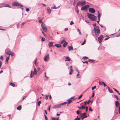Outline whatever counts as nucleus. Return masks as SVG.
Masks as SVG:
<instances>
[{"instance_id": "obj_51", "label": "nucleus", "mask_w": 120, "mask_h": 120, "mask_svg": "<svg viewBox=\"0 0 120 120\" xmlns=\"http://www.w3.org/2000/svg\"><path fill=\"white\" fill-rule=\"evenodd\" d=\"M93 25L94 26V27H96V26H98L96 25V23H94L93 24Z\"/></svg>"}, {"instance_id": "obj_39", "label": "nucleus", "mask_w": 120, "mask_h": 120, "mask_svg": "<svg viewBox=\"0 0 120 120\" xmlns=\"http://www.w3.org/2000/svg\"><path fill=\"white\" fill-rule=\"evenodd\" d=\"M71 71L73 72V70L72 69V68L71 66H70Z\"/></svg>"}, {"instance_id": "obj_13", "label": "nucleus", "mask_w": 120, "mask_h": 120, "mask_svg": "<svg viewBox=\"0 0 120 120\" xmlns=\"http://www.w3.org/2000/svg\"><path fill=\"white\" fill-rule=\"evenodd\" d=\"M116 106V107H118V106H119L120 104L118 101H116L115 102Z\"/></svg>"}, {"instance_id": "obj_34", "label": "nucleus", "mask_w": 120, "mask_h": 120, "mask_svg": "<svg viewBox=\"0 0 120 120\" xmlns=\"http://www.w3.org/2000/svg\"><path fill=\"white\" fill-rule=\"evenodd\" d=\"M41 103V101H39L38 103V104L39 106H40V104Z\"/></svg>"}, {"instance_id": "obj_3", "label": "nucleus", "mask_w": 120, "mask_h": 120, "mask_svg": "<svg viewBox=\"0 0 120 120\" xmlns=\"http://www.w3.org/2000/svg\"><path fill=\"white\" fill-rule=\"evenodd\" d=\"M88 17L92 21H94L96 20L97 18V17L94 16V15L88 14Z\"/></svg>"}, {"instance_id": "obj_40", "label": "nucleus", "mask_w": 120, "mask_h": 120, "mask_svg": "<svg viewBox=\"0 0 120 120\" xmlns=\"http://www.w3.org/2000/svg\"><path fill=\"white\" fill-rule=\"evenodd\" d=\"M102 83L103 84L104 86V87L106 86H107L106 85L104 82H102Z\"/></svg>"}, {"instance_id": "obj_1", "label": "nucleus", "mask_w": 120, "mask_h": 120, "mask_svg": "<svg viewBox=\"0 0 120 120\" xmlns=\"http://www.w3.org/2000/svg\"><path fill=\"white\" fill-rule=\"evenodd\" d=\"M86 4V3L85 1H84L81 0L79 1L76 4V8H78L77 7L78 6L81 7Z\"/></svg>"}, {"instance_id": "obj_56", "label": "nucleus", "mask_w": 120, "mask_h": 120, "mask_svg": "<svg viewBox=\"0 0 120 120\" xmlns=\"http://www.w3.org/2000/svg\"><path fill=\"white\" fill-rule=\"evenodd\" d=\"M89 110L90 111H92V110L91 109V108L90 107V108H89Z\"/></svg>"}, {"instance_id": "obj_31", "label": "nucleus", "mask_w": 120, "mask_h": 120, "mask_svg": "<svg viewBox=\"0 0 120 120\" xmlns=\"http://www.w3.org/2000/svg\"><path fill=\"white\" fill-rule=\"evenodd\" d=\"M5 6V7H8L10 8H11L9 4H6Z\"/></svg>"}, {"instance_id": "obj_60", "label": "nucleus", "mask_w": 120, "mask_h": 120, "mask_svg": "<svg viewBox=\"0 0 120 120\" xmlns=\"http://www.w3.org/2000/svg\"><path fill=\"white\" fill-rule=\"evenodd\" d=\"M26 97V96H23V98H22V101H23Z\"/></svg>"}, {"instance_id": "obj_18", "label": "nucleus", "mask_w": 120, "mask_h": 120, "mask_svg": "<svg viewBox=\"0 0 120 120\" xmlns=\"http://www.w3.org/2000/svg\"><path fill=\"white\" fill-rule=\"evenodd\" d=\"M9 59V56L7 57L5 61V63H7V64L8 63V61Z\"/></svg>"}, {"instance_id": "obj_55", "label": "nucleus", "mask_w": 120, "mask_h": 120, "mask_svg": "<svg viewBox=\"0 0 120 120\" xmlns=\"http://www.w3.org/2000/svg\"><path fill=\"white\" fill-rule=\"evenodd\" d=\"M74 24V22L72 21H71L70 23V25H71Z\"/></svg>"}, {"instance_id": "obj_57", "label": "nucleus", "mask_w": 120, "mask_h": 120, "mask_svg": "<svg viewBox=\"0 0 120 120\" xmlns=\"http://www.w3.org/2000/svg\"><path fill=\"white\" fill-rule=\"evenodd\" d=\"M76 2L75 1V0L73 3V5H75L76 4Z\"/></svg>"}, {"instance_id": "obj_15", "label": "nucleus", "mask_w": 120, "mask_h": 120, "mask_svg": "<svg viewBox=\"0 0 120 120\" xmlns=\"http://www.w3.org/2000/svg\"><path fill=\"white\" fill-rule=\"evenodd\" d=\"M68 49L69 51H70L73 50V47L72 46H69L68 47Z\"/></svg>"}, {"instance_id": "obj_52", "label": "nucleus", "mask_w": 120, "mask_h": 120, "mask_svg": "<svg viewBox=\"0 0 120 120\" xmlns=\"http://www.w3.org/2000/svg\"><path fill=\"white\" fill-rule=\"evenodd\" d=\"M80 112L79 110H78L77 111V113L78 114H79Z\"/></svg>"}, {"instance_id": "obj_7", "label": "nucleus", "mask_w": 120, "mask_h": 120, "mask_svg": "<svg viewBox=\"0 0 120 120\" xmlns=\"http://www.w3.org/2000/svg\"><path fill=\"white\" fill-rule=\"evenodd\" d=\"M49 59V54H47L44 60L46 62L48 61Z\"/></svg>"}, {"instance_id": "obj_58", "label": "nucleus", "mask_w": 120, "mask_h": 120, "mask_svg": "<svg viewBox=\"0 0 120 120\" xmlns=\"http://www.w3.org/2000/svg\"><path fill=\"white\" fill-rule=\"evenodd\" d=\"M68 30V28H65L64 30H65V31H67Z\"/></svg>"}, {"instance_id": "obj_25", "label": "nucleus", "mask_w": 120, "mask_h": 120, "mask_svg": "<svg viewBox=\"0 0 120 120\" xmlns=\"http://www.w3.org/2000/svg\"><path fill=\"white\" fill-rule=\"evenodd\" d=\"M10 85L12 86L13 87H14L15 86V84L12 82H11L10 84Z\"/></svg>"}, {"instance_id": "obj_30", "label": "nucleus", "mask_w": 120, "mask_h": 120, "mask_svg": "<svg viewBox=\"0 0 120 120\" xmlns=\"http://www.w3.org/2000/svg\"><path fill=\"white\" fill-rule=\"evenodd\" d=\"M98 20H100V17L101 16H100V14L99 12V11H98Z\"/></svg>"}, {"instance_id": "obj_21", "label": "nucleus", "mask_w": 120, "mask_h": 120, "mask_svg": "<svg viewBox=\"0 0 120 120\" xmlns=\"http://www.w3.org/2000/svg\"><path fill=\"white\" fill-rule=\"evenodd\" d=\"M68 101L67 103H68V104H70L71 103L72 100L71 99H70L68 100Z\"/></svg>"}, {"instance_id": "obj_10", "label": "nucleus", "mask_w": 120, "mask_h": 120, "mask_svg": "<svg viewBox=\"0 0 120 120\" xmlns=\"http://www.w3.org/2000/svg\"><path fill=\"white\" fill-rule=\"evenodd\" d=\"M61 107L60 106V105H54L52 107V108L53 109H56L57 108H60Z\"/></svg>"}, {"instance_id": "obj_50", "label": "nucleus", "mask_w": 120, "mask_h": 120, "mask_svg": "<svg viewBox=\"0 0 120 120\" xmlns=\"http://www.w3.org/2000/svg\"><path fill=\"white\" fill-rule=\"evenodd\" d=\"M26 11L27 12H28L29 11V8H26Z\"/></svg>"}, {"instance_id": "obj_46", "label": "nucleus", "mask_w": 120, "mask_h": 120, "mask_svg": "<svg viewBox=\"0 0 120 120\" xmlns=\"http://www.w3.org/2000/svg\"><path fill=\"white\" fill-rule=\"evenodd\" d=\"M83 63H86L87 64H88V61H86L85 62H83Z\"/></svg>"}, {"instance_id": "obj_42", "label": "nucleus", "mask_w": 120, "mask_h": 120, "mask_svg": "<svg viewBox=\"0 0 120 120\" xmlns=\"http://www.w3.org/2000/svg\"><path fill=\"white\" fill-rule=\"evenodd\" d=\"M38 22L39 23H41L42 22V19H40L38 21Z\"/></svg>"}, {"instance_id": "obj_28", "label": "nucleus", "mask_w": 120, "mask_h": 120, "mask_svg": "<svg viewBox=\"0 0 120 120\" xmlns=\"http://www.w3.org/2000/svg\"><path fill=\"white\" fill-rule=\"evenodd\" d=\"M52 120H59L58 118L52 117Z\"/></svg>"}, {"instance_id": "obj_59", "label": "nucleus", "mask_w": 120, "mask_h": 120, "mask_svg": "<svg viewBox=\"0 0 120 120\" xmlns=\"http://www.w3.org/2000/svg\"><path fill=\"white\" fill-rule=\"evenodd\" d=\"M86 112H87L88 110V107H86Z\"/></svg>"}, {"instance_id": "obj_9", "label": "nucleus", "mask_w": 120, "mask_h": 120, "mask_svg": "<svg viewBox=\"0 0 120 120\" xmlns=\"http://www.w3.org/2000/svg\"><path fill=\"white\" fill-rule=\"evenodd\" d=\"M41 26L44 31L46 32L47 31V28L46 27L44 26L42 24L41 25Z\"/></svg>"}, {"instance_id": "obj_53", "label": "nucleus", "mask_w": 120, "mask_h": 120, "mask_svg": "<svg viewBox=\"0 0 120 120\" xmlns=\"http://www.w3.org/2000/svg\"><path fill=\"white\" fill-rule=\"evenodd\" d=\"M82 109H85V108L83 105H82Z\"/></svg>"}, {"instance_id": "obj_48", "label": "nucleus", "mask_w": 120, "mask_h": 120, "mask_svg": "<svg viewBox=\"0 0 120 120\" xmlns=\"http://www.w3.org/2000/svg\"><path fill=\"white\" fill-rule=\"evenodd\" d=\"M113 89L115 90V91L116 92H117V93H118V91L116 89L114 88H113Z\"/></svg>"}, {"instance_id": "obj_33", "label": "nucleus", "mask_w": 120, "mask_h": 120, "mask_svg": "<svg viewBox=\"0 0 120 120\" xmlns=\"http://www.w3.org/2000/svg\"><path fill=\"white\" fill-rule=\"evenodd\" d=\"M88 57L86 56L83 57L82 58V59L85 60H86L88 58Z\"/></svg>"}, {"instance_id": "obj_54", "label": "nucleus", "mask_w": 120, "mask_h": 120, "mask_svg": "<svg viewBox=\"0 0 120 120\" xmlns=\"http://www.w3.org/2000/svg\"><path fill=\"white\" fill-rule=\"evenodd\" d=\"M86 103H87L86 101L85 102H84V105L85 106L86 105Z\"/></svg>"}, {"instance_id": "obj_45", "label": "nucleus", "mask_w": 120, "mask_h": 120, "mask_svg": "<svg viewBox=\"0 0 120 120\" xmlns=\"http://www.w3.org/2000/svg\"><path fill=\"white\" fill-rule=\"evenodd\" d=\"M96 88V86H94V87H92V90H93L94 89H95Z\"/></svg>"}, {"instance_id": "obj_27", "label": "nucleus", "mask_w": 120, "mask_h": 120, "mask_svg": "<svg viewBox=\"0 0 120 120\" xmlns=\"http://www.w3.org/2000/svg\"><path fill=\"white\" fill-rule=\"evenodd\" d=\"M87 114V113L84 112L83 113L81 116V117L84 116L85 115Z\"/></svg>"}, {"instance_id": "obj_22", "label": "nucleus", "mask_w": 120, "mask_h": 120, "mask_svg": "<svg viewBox=\"0 0 120 120\" xmlns=\"http://www.w3.org/2000/svg\"><path fill=\"white\" fill-rule=\"evenodd\" d=\"M34 75L33 74V71H31L30 75V77L32 78L34 76Z\"/></svg>"}, {"instance_id": "obj_4", "label": "nucleus", "mask_w": 120, "mask_h": 120, "mask_svg": "<svg viewBox=\"0 0 120 120\" xmlns=\"http://www.w3.org/2000/svg\"><path fill=\"white\" fill-rule=\"evenodd\" d=\"M12 5L13 6H20L21 7L23 6V5L21 4L16 2H14L12 4Z\"/></svg>"}, {"instance_id": "obj_38", "label": "nucleus", "mask_w": 120, "mask_h": 120, "mask_svg": "<svg viewBox=\"0 0 120 120\" xmlns=\"http://www.w3.org/2000/svg\"><path fill=\"white\" fill-rule=\"evenodd\" d=\"M10 55H11L12 57L13 56H14V53H13V52H12Z\"/></svg>"}, {"instance_id": "obj_32", "label": "nucleus", "mask_w": 120, "mask_h": 120, "mask_svg": "<svg viewBox=\"0 0 120 120\" xmlns=\"http://www.w3.org/2000/svg\"><path fill=\"white\" fill-rule=\"evenodd\" d=\"M67 103V102H64L63 103L60 104L59 105H60V106H61V105H64V104H66Z\"/></svg>"}, {"instance_id": "obj_16", "label": "nucleus", "mask_w": 120, "mask_h": 120, "mask_svg": "<svg viewBox=\"0 0 120 120\" xmlns=\"http://www.w3.org/2000/svg\"><path fill=\"white\" fill-rule=\"evenodd\" d=\"M60 6H58V7H56L55 6H54L52 7H51V9H56L57 8H60Z\"/></svg>"}, {"instance_id": "obj_29", "label": "nucleus", "mask_w": 120, "mask_h": 120, "mask_svg": "<svg viewBox=\"0 0 120 120\" xmlns=\"http://www.w3.org/2000/svg\"><path fill=\"white\" fill-rule=\"evenodd\" d=\"M108 90L111 93H113V91L111 89H110L109 88H108Z\"/></svg>"}, {"instance_id": "obj_36", "label": "nucleus", "mask_w": 120, "mask_h": 120, "mask_svg": "<svg viewBox=\"0 0 120 120\" xmlns=\"http://www.w3.org/2000/svg\"><path fill=\"white\" fill-rule=\"evenodd\" d=\"M86 41V40L85 39L84 41L83 42L82 44V45H83L85 43Z\"/></svg>"}, {"instance_id": "obj_62", "label": "nucleus", "mask_w": 120, "mask_h": 120, "mask_svg": "<svg viewBox=\"0 0 120 120\" xmlns=\"http://www.w3.org/2000/svg\"><path fill=\"white\" fill-rule=\"evenodd\" d=\"M109 37H108V38H106L105 39V40H108V39L109 38Z\"/></svg>"}, {"instance_id": "obj_64", "label": "nucleus", "mask_w": 120, "mask_h": 120, "mask_svg": "<svg viewBox=\"0 0 120 120\" xmlns=\"http://www.w3.org/2000/svg\"><path fill=\"white\" fill-rule=\"evenodd\" d=\"M115 96L116 98L117 99V100H118V99L117 96V95H115Z\"/></svg>"}, {"instance_id": "obj_5", "label": "nucleus", "mask_w": 120, "mask_h": 120, "mask_svg": "<svg viewBox=\"0 0 120 120\" xmlns=\"http://www.w3.org/2000/svg\"><path fill=\"white\" fill-rule=\"evenodd\" d=\"M104 38L103 36L102 35H101L98 38V40L100 43L101 44Z\"/></svg>"}, {"instance_id": "obj_11", "label": "nucleus", "mask_w": 120, "mask_h": 120, "mask_svg": "<svg viewBox=\"0 0 120 120\" xmlns=\"http://www.w3.org/2000/svg\"><path fill=\"white\" fill-rule=\"evenodd\" d=\"M47 12L48 14H49L51 13V10L49 8H47Z\"/></svg>"}, {"instance_id": "obj_47", "label": "nucleus", "mask_w": 120, "mask_h": 120, "mask_svg": "<svg viewBox=\"0 0 120 120\" xmlns=\"http://www.w3.org/2000/svg\"><path fill=\"white\" fill-rule=\"evenodd\" d=\"M40 69V68L39 67H38L37 68V71H39Z\"/></svg>"}, {"instance_id": "obj_41", "label": "nucleus", "mask_w": 120, "mask_h": 120, "mask_svg": "<svg viewBox=\"0 0 120 120\" xmlns=\"http://www.w3.org/2000/svg\"><path fill=\"white\" fill-rule=\"evenodd\" d=\"M44 116L45 117V120H48V119H47V117L46 116L45 114H44Z\"/></svg>"}, {"instance_id": "obj_14", "label": "nucleus", "mask_w": 120, "mask_h": 120, "mask_svg": "<svg viewBox=\"0 0 120 120\" xmlns=\"http://www.w3.org/2000/svg\"><path fill=\"white\" fill-rule=\"evenodd\" d=\"M12 52L11 51L9 50L8 51L6 52V53L7 55H10Z\"/></svg>"}, {"instance_id": "obj_44", "label": "nucleus", "mask_w": 120, "mask_h": 120, "mask_svg": "<svg viewBox=\"0 0 120 120\" xmlns=\"http://www.w3.org/2000/svg\"><path fill=\"white\" fill-rule=\"evenodd\" d=\"M65 41L64 40H63L61 42H60V44H62L64 42H65Z\"/></svg>"}, {"instance_id": "obj_8", "label": "nucleus", "mask_w": 120, "mask_h": 120, "mask_svg": "<svg viewBox=\"0 0 120 120\" xmlns=\"http://www.w3.org/2000/svg\"><path fill=\"white\" fill-rule=\"evenodd\" d=\"M89 11L90 12L92 13H94L95 12V11L94 9L91 8H89Z\"/></svg>"}, {"instance_id": "obj_6", "label": "nucleus", "mask_w": 120, "mask_h": 120, "mask_svg": "<svg viewBox=\"0 0 120 120\" xmlns=\"http://www.w3.org/2000/svg\"><path fill=\"white\" fill-rule=\"evenodd\" d=\"M89 7L88 5H86L82 7L81 8V10H85L87 8H88Z\"/></svg>"}, {"instance_id": "obj_17", "label": "nucleus", "mask_w": 120, "mask_h": 120, "mask_svg": "<svg viewBox=\"0 0 120 120\" xmlns=\"http://www.w3.org/2000/svg\"><path fill=\"white\" fill-rule=\"evenodd\" d=\"M66 59L65 60V61H69L70 60V59L68 56L67 57H66Z\"/></svg>"}, {"instance_id": "obj_23", "label": "nucleus", "mask_w": 120, "mask_h": 120, "mask_svg": "<svg viewBox=\"0 0 120 120\" xmlns=\"http://www.w3.org/2000/svg\"><path fill=\"white\" fill-rule=\"evenodd\" d=\"M68 44V43L67 42H65L63 45V46L64 47H65Z\"/></svg>"}, {"instance_id": "obj_24", "label": "nucleus", "mask_w": 120, "mask_h": 120, "mask_svg": "<svg viewBox=\"0 0 120 120\" xmlns=\"http://www.w3.org/2000/svg\"><path fill=\"white\" fill-rule=\"evenodd\" d=\"M22 106L21 105H20L18 106L17 108V109L19 110H21V109Z\"/></svg>"}, {"instance_id": "obj_19", "label": "nucleus", "mask_w": 120, "mask_h": 120, "mask_svg": "<svg viewBox=\"0 0 120 120\" xmlns=\"http://www.w3.org/2000/svg\"><path fill=\"white\" fill-rule=\"evenodd\" d=\"M33 73L34 75H37V71H36V68L35 67L34 68V71Z\"/></svg>"}, {"instance_id": "obj_49", "label": "nucleus", "mask_w": 120, "mask_h": 120, "mask_svg": "<svg viewBox=\"0 0 120 120\" xmlns=\"http://www.w3.org/2000/svg\"><path fill=\"white\" fill-rule=\"evenodd\" d=\"M82 96V95H81L78 98V99H80Z\"/></svg>"}, {"instance_id": "obj_63", "label": "nucleus", "mask_w": 120, "mask_h": 120, "mask_svg": "<svg viewBox=\"0 0 120 120\" xmlns=\"http://www.w3.org/2000/svg\"><path fill=\"white\" fill-rule=\"evenodd\" d=\"M119 113L120 114V106L119 108Z\"/></svg>"}, {"instance_id": "obj_12", "label": "nucleus", "mask_w": 120, "mask_h": 120, "mask_svg": "<svg viewBox=\"0 0 120 120\" xmlns=\"http://www.w3.org/2000/svg\"><path fill=\"white\" fill-rule=\"evenodd\" d=\"M53 42H50L49 43V47H51L52 46V45L53 43Z\"/></svg>"}, {"instance_id": "obj_20", "label": "nucleus", "mask_w": 120, "mask_h": 120, "mask_svg": "<svg viewBox=\"0 0 120 120\" xmlns=\"http://www.w3.org/2000/svg\"><path fill=\"white\" fill-rule=\"evenodd\" d=\"M55 46H56L57 48L60 47L61 46V45L60 44H55Z\"/></svg>"}, {"instance_id": "obj_43", "label": "nucleus", "mask_w": 120, "mask_h": 120, "mask_svg": "<svg viewBox=\"0 0 120 120\" xmlns=\"http://www.w3.org/2000/svg\"><path fill=\"white\" fill-rule=\"evenodd\" d=\"M45 40V39L44 38H42L41 39L42 41H44Z\"/></svg>"}, {"instance_id": "obj_35", "label": "nucleus", "mask_w": 120, "mask_h": 120, "mask_svg": "<svg viewBox=\"0 0 120 120\" xmlns=\"http://www.w3.org/2000/svg\"><path fill=\"white\" fill-rule=\"evenodd\" d=\"M49 95H46L45 97V99L46 100H47L48 98Z\"/></svg>"}, {"instance_id": "obj_61", "label": "nucleus", "mask_w": 120, "mask_h": 120, "mask_svg": "<svg viewBox=\"0 0 120 120\" xmlns=\"http://www.w3.org/2000/svg\"><path fill=\"white\" fill-rule=\"evenodd\" d=\"M0 59L3 60V57L2 56H1L0 57Z\"/></svg>"}, {"instance_id": "obj_37", "label": "nucleus", "mask_w": 120, "mask_h": 120, "mask_svg": "<svg viewBox=\"0 0 120 120\" xmlns=\"http://www.w3.org/2000/svg\"><path fill=\"white\" fill-rule=\"evenodd\" d=\"M99 84L100 85H102V84H103L102 82H101L100 81L99 82Z\"/></svg>"}, {"instance_id": "obj_2", "label": "nucleus", "mask_w": 120, "mask_h": 120, "mask_svg": "<svg viewBox=\"0 0 120 120\" xmlns=\"http://www.w3.org/2000/svg\"><path fill=\"white\" fill-rule=\"evenodd\" d=\"M94 29L95 31V35L97 37L98 36L99 34L100 33V30L98 26H96L94 27Z\"/></svg>"}, {"instance_id": "obj_26", "label": "nucleus", "mask_w": 120, "mask_h": 120, "mask_svg": "<svg viewBox=\"0 0 120 120\" xmlns=\"http://www.w3.org/2000/svg\"><path fill=\"white\" fill-rule=\"evenodd\" d=\"M94 60H93L89 59V62H90L93 63L94 61Z\"/></svg>"}]
</instances>
